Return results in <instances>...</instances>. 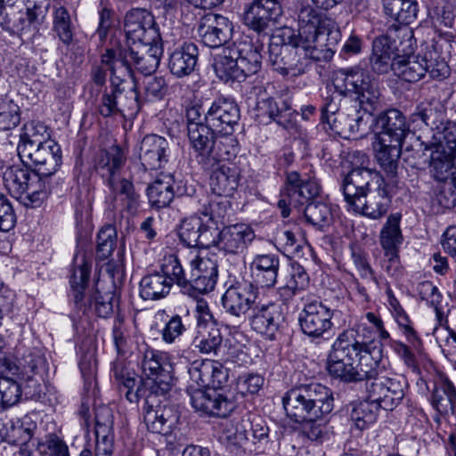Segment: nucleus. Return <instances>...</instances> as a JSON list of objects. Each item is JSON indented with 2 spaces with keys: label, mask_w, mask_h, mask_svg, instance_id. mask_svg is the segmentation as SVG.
<instances>
[{
  "label": "nucleus",
  "mask_w": 456,
  "mask_h": 456,
  "mask_svg": "<svg viewBox=\"0 0 456 456\" xmlns=\"http://www.w3.org/2000/svg\"><path fill=\"white\" fill-rule=\"evenodd\" d=\"M190 266L184 294L197 298L213 291L218 278L217 263L209 257L196 255L191 259Z\"/></svg>",
  "instance_id": "obj_12"
},
{
  "label": "nucleus",
  "mask_w": 456,
  "mask_h": 456,
  "mask_svg": "<svg viewBox=\"0 0 456 456\" xmlns=\"http://www.w3.org/2000/svg\"><path fill=\"white\" fill-rule=\"evenodd\" d=\"M170 281L159 271L142 277L140 281V296L144 300H159L166 297L171 289Z\"/></svg>",
  "instance_id": "obj_43"
},
{
  "label": "nucleus",
  "mask_w": 456,
  "mask_h": 456,
  "mask_svg": "<svg viewBox=\"0 0 456 456\" xmlns=\"http://www.w3.org/2000/svg\"><path fill=\"white\" fill-rule=\"evenodd\" d=\"M284 322L281 308L275 303L256 305L249 316V324L257 333L274 339L276 332Z\"/></svg>",
  "instance_id": "obj_24"
},
{
  "label": "nucleus",
  "mask_w": 456,
  "mask_h": 456,
  "mask_svg": "<svg viewBox=\"0 0 456 456\" xmlns=\"http://www.w3.org/2000/svg\"><path fill=\"white\" fill-rule=\"evenodd\" d=\"M436 148H438L436 143L425 142L418 136L403 149V159L410 167L419 169L429 162L430 153Z\"/></svg>",
  "instance_id": "obj_46"
},
{
  "label": "nucleus",
  "mask_w": 456,
  "mask_h": 456,
  "mask_svg": "<svg viewBox=\"0 0 456 456\" xmlns=\"http://www.w3.org/2000/svg\"><path fill=\"white\" fill-rule=\"evenodd\" d=\"M190 395L194 410L208 416L226 418L235 407L232 401L215 388H197Z\"/></svg>",
  "instance_id": "obj_20"
},
{
  "label": "nucleus",
  "mask_w": 456,
  "mask_h": 456,
  "mask_svg": "<svg viewBox=\"0 0 456 456\" xmlns=\"http://www.w3.org/2000/svg\"><path fill=\"white\" fill-rule=\"evenodd\" d=\"M287 416L297 423L317 421L334 408L332 391L320 383H309L289 390L282 398Z\"/></svg>",
  "instance_id": "obj_3"
},
{
  "label": "nucleus",
  "mask_w": 456,
  "mask_h": 456,
  "mask_svg": "<svg viewBox=\"0 0 456 456\" xmlns=\"http://www.w3.org/2000/svg\"><path fill=\"white\" fill-rule=\"evenodd\" d=\"M334 311L322 301L313 300L305 304L299 314L298 322L302 332L311 338H320L333 326Z\"/></svg>",
  "instance_id": "obj_16"
},
{
  "label": "nucleus",
  "mask_w": 456,
  "mask_h": 456,
  "mask_svg": "<svg viewBox=\"0 0 456 456\" xmlns=\"http://www.w3.org/2000/svg\"><path fill=\"white\" fill-rule=\"evenodd\" d=\"M304 215L307 223L319 230L330 226L333 221L331 207L314 200L306 204Z\"/></svg>",
  "instance_id": "obj_57"
},
{
  "label": "nucleus",
  "mask_w": 456,
  "mask_h": 456,
  "mask_svg": "<svg viewBox=\"0 0 456 456\" xmlns=\"http://www.w3.org/2000/svg\"><path fill=\"white\" fill-rule=\"evenodd\" d=\"M26 18H20L21 30H38L50 7L49 0H26Z\"/></svg>",
  "instance_id": "obj_55"
},
{
  "label": "nucleus",
  "mask_w": 456,
  "mask_h": 456,
  "mask_svg": "<svg viewBox=\"0 0 456 456\" xmlns=\"http://www.w3.org/2000/svg\"><path fill=\"white\" fill-rule=\"evenodd\" d=\"M23 389L15 379L0 376V408L8 409L21 400Z\"/></svg>",
  "instance_id": "obj_64"
},
{
  "label": "nucleus",
  "mask_w": 456,
  "mask_h": 456,
  "mask_svg": "<svg viewBox=\"0 0 456 456\" xmlns=\"http://www.w3.org/2000/svg\"><path fill=\"white\" fill-rule=\"evenodd\" d=\"M132 69L145 77L152 75L158 69L163 54L162 42L137 47H128Z\"/></svg>",
  "instance_id": "obj_32"
},
{
  "label": "nucleus",
  "mask_w": 456,
  "mask_h": 456,
  "mask_svg": "<svg viewBox=\"0 0 456 456\" xmlns=\"http://www.w3.org/2000/svg\"><path fill=\"white\" fill-rule=\"evenodd\" d=\"M173 177L170 175L165 176L164 178L156 179L147 188V195L151 205L156 208H163L172 202L175 195L182 196L186 194L191 196L194 189L191 188L188 191L185 188L183 191L178 188L176 191L174 189Z\"/></svg>",
  "instance_id": "obj_37"
},
{
  "label": "nucleus",
  "mask_w": 456,
  "mask_h": 456,
  "mask_svg": "<svg viewBox=\"0 0 456 456\" xmlns=\"http://www.w3.org/2000/svg\"><path fill=\"white\" fill-rule=\"evenodd\" d=\"M374 121L379 130V141L403 143L410 133V124L406 117L397 109L382 111Z\"/></svg>",
  "instance_id": "obj_23"
},
{
  "label": "nucleus",
  "mask_w": 456,
  "mask_h": 456,
  "mask_svg": "<svg viewBox=\"0 0 456 456\" xmlns=\"http://www.w3.org/2000/svg\"><path fill=\"white\" fill-rule=\"evenodd\" d=\"M281 14V5L277 0H254L244 12V24L258 35L269 36L272 26Z\"/></svg>",
  "instance_id": "obj_18"
},
{
  "label": "nucleus",
  "mask_w": 456,
  "mask_h": 456,
  "mask_svg": "<svg viewBox=\"0 0 456 456\" xmlns=\"http://www.w3.org/2000/svg\"><path fill=\"white\" fill-rule=\"evenodd\" d=\"M203 112V102H194L186 108L185 118L190 145L199 156L207 159L218 132L204 121Z\"/></svg>",
  "instance_id": "obj_8"
},
{
  "label": "nucleus",
  "mask_w": 456,
  "mask_h": 456,
  "mask_svg": "<svg viewBox=\"0 0 456 456\" xmlns=\"http://www.w3.org/2000/svg\"><path fill=\"white\" fill-rule=\"evenodd\" d=\"M254 230L245 224L224 227L218 233L217 248L225 256H240L255 240Z\"/></svg>",
  "instance_id": "obj_21"
},
{
  "label": "nucleus",
  "mask_w": 456,
  "mask_h": 456,
  "mask_svg": "<svg viewBox=\"0 0 456 456\" xmlns=\"http://www.w3.org/2000/svg\"><path fill=\"white\" fill-rule=\"evenodd\" d=\"M18 144V153L51 141L48 127L38 120H31L23 125Z\"/></svg>",
  "instance_id": "obj_47"
},
{
  "label": "nucleus",
  "mask_w": 456,
  "mask_h": 456,
  "mask_svg": "<svg viewBox=\"0 0 456 456\" xmlns=\"http://www.w3.org/2000/svg\"><path fill=\"white\" fill-rule=\"evenodd\" d=\"M95 436L96 441L114 445L112 410L107 405L95 408Z\"/></svg>",
  "instance_id": "obj_56"
},
{
  "label": "nucleus",
  "mask_w": 456,
  "mask_h": 456,
  "mask_svg": "<svg viewBox=\"0 0 456 456\" xmlns=\"http://www.w3.org/2000/svg\"><path fill=\"white\" fill-rule=\"evenodd\" d=\"M232 25L226 17L217 14L204 16L198 27L202 43L216 48L226 44L232 37Z\"/></svg>",
  "instance_id": "obj_25"
},
{
  "label": "nucleus",
  "mask_w": 456,
  "mask_h": 456,
  "mask_svg": "<svg viewBox=\"0 0 456 456\" xmlns=\"http://www.w3.org/2000/svg\"><path fill=\"white\" fill-rule=\"evenodd\" d=\"M256 111L262 121L266 118L270 122L275 121L286 130L294 128L296 114L289 102L281 98L276 100L268 97L258 101Z\"/></svg>",
  "instance_id": "obj_27"
},
{
  "label": "nucleus",
  "mask_w": 456,
  "mask_h": 456,
  "mask_svg": "<svg viewBox=\"0 0 456 456\" xmlns=\"http://www.w3.org/2000/svg\"><path fill=\"white\" fill-rule=\"evenodd\" d=\"M403 155V143L379 141L375 149V159L388 178L397 176L399 159Z\"/></svg>",
  "instance_id": "obj_40"
},
{
  "label": "nucleus",
  "mask_w": 456,
  "mask_h": 456,
  "mask_svg": "<svg viewBox=\"0 0 456 456\" xmlns=\"http://www.w3.org/2000/svg\"><path fill=\"white\" fill-rule=\"evenodd\" d=\"M263 44L240 38L226 45L215 58L214 69L224 82H242L262 67Z\"/></svg>",
  "instance_id": "obj_2"
},
{
  "label": "nucleus",
  "mask_w": 456,
  "mask_h": 456,
  "mask_svg": "<svg viewBox=\"0 0 456 456\" xmlns=\"http://www.w3.org/2000/svg\"><path fill=\"white\" fill-rule=\"evenodd\" d=\"M363 343L359 342L352 330L342 331L333 341L328 353L326 370L329 375L344 383H351V378Z\"/></svg>",
  "instance_id": "obj_5"
},
{
  "label": "nucleus",
  "mask_w": 456,
  "mask_h": 456,
  "mask_svg": "<svg viewBox=\"0 0 456 456\" xmlns=\"http://www.w3.org/2000/svg\"><path fill=\"white\" fill-rule=\"evenodd\" d=\"M372 110L355 104L346 110H342L337 118L328 125L329 128L345 138L362 137L368 133L370 125L374 122Z\"/></svg>",
  "instance_id": "obj_15"
},
{
  "label": "nucleus",
  "mask_w": 456,
  "mask_h": 456,
  "mask_svg": "<svg viewBox=\"0 0 456 456\" xmlns=\"http://www.w3.org/2000/svg\"><path fill=\"white\" fill-rule=\"evenodd\" d=\"M280 257L276 254H257L249 264L251 277L255 285L273 288L277 283Z\"/></svg>",
  "instance_id": "obj_30"
},
{
  "label": "nucleus",
  "mask_w": 456,
  "mask_h": 456,
  "mask_svg": "<svg viewBox=\"0 0 456 456\" xmlns=\"http://www.w3.org/2000/svg\"><path fill=\"white\" fill-rule=\"evenodd\" d=\"M386 15L401 24H411L419 12L417 0H382Z\"/></svg>",
  "instance_id": "obj_45"
},
{
  "label": "nucleus",
  "mask_w": 456,
  "mask_h": 456,
  "mask_svg": "<svg viewBox=\"0 0 456 456\" xmlns=\"http://www.w3.org/2000/svg\"><path fill=\"white\" fill-rule=\"evenodd\" d=\"M109 188L115 197L119 198L126 210L130 213H134L137 210L139 195L135 192L132 182L125 178H118Z\"/></svg>",
  "instance_id": "obj_58"
},
{
  "label": "nucleus",
  "mask_w": 456,
  "mask_h": 456,
  "mask_svg": "<svg viewBox=\"0 0 456 456\" xmlns=\"http://www.w3.org/2000/svg\"><path fill=\"white\" fill-rule=\"evenodd\" d=\"M193 343L201 354L218 355L222 349L223 336L217 324L202 326V330H197Z\"/></svg>",
  "instance_id": "obj_48"
},
{
  "label": "nucleus",
  "mask_w": 456,
  "mask_h": 456,
  "mask_svg": "<svg viewBox=\"0 0 456 456\" xmlns=\"http://www.w3.org/2000/svg\"><path fill=\"white\" fill-rule=\"evenodd\" d=\"M408 25L409 24L401 23L392 24L387 28L386 34L381 35L375 39L387 46H391L392 50L395 52H399V46L403 44L406 45L405 47H411L413 32Z\"/></svg>",
  "instance_id": "obj_54"
},
{
  "label": "nucleus",
  "mask_w": 456,
  "mask_h": 456,
  "mask_svg": "<svg viewBox=\"0 0 456 456\" xmlns=\"http://www.w3.org/2000/svg\"><path fill=\"white\" fill-rule=\"evenodd\" d=\"M391 205V196L387 191L386 181L381 186L373 188L364 195L363 201L355 200L348 205L354 212L360 213L370 219H379L388 211Z\"/></svg>",
  "instance_id": "obj_26"
},
{
  "label": "nucleus",
  "mask_w": 456,
  "mask_h": 456,
  "mask_svg": "<svg viewBox=\"0 0 456 456\" xmlns=\"http://www.w3.org/2000/svg\"><path fill=\"white\" fill-rule=\"evenodd\" d=\"M101 61L110 71V85H123L127 78H132L133 82L136 81L128 47L107 49Z\"/></svg>",
  "instance_id": "obj_28"
},
{
  "label": "nucleus",
  "mask_w": 456,
  "mask_h": 456,
  "mask_svg": "<svg viewBox=\"0 0 456 456\" xmlns=\"http://www.w3.org/2000/svg\"><path fill=\"white\" fill-rule=\"evenodd\" d=\"M362 352H360L355 362L354 370L351 378V383L365 380H377L383 376V370L380 367L381 363V349L375 351V347L371 349L370 345L362 342Z\"/></svg>",
  "instance_id": "obj_29"
},
{
  "label": "nucleus",
  "mask_w": 456,
  "mask_h": 456,
  "mask_svg": "<svg viewBox=\"0 0 456 456\" xmlns=\"http://www.w3.org/2000/svg\"><path fill=\"white\" fill-rule=\"evenodd\" d=\"M258 294V287L253 282H237L227 288L221 302L234 327L246 322L247 313L256 305Z\"/></svg>",
  "instance_id": "obj_10"
},
{
  "label": "nucleus",
  "mask_w": 456,
  "mask_h": 456,
  "mask_svg": "<svg viewBox=\"0 0 456 456\" xmlns=\"http://www.w3.org/2000/svg\"><path fill=\"white\" fill-rule=\"evenodd\" d=\"M384 182V177L376 169L356 167L344 177L340 188L346 202L350 205L355 200L363 201L366 193Z\"/></svg>",
  "instance_id": "obj_13"
},
{
  "label": "nucleus",
  "mask_w": 456,
  "mask_h": 456,
  "mask_svg": "<svg viewBox=\"0 0 456 456\" xmlns=\"http://www.w3.org/2000/svg\"><path fill=\"white\" fill-rule=\"evenodd\" d=\"M124 30L127 47H144L162 42L154 16L146 9L129 11L125 16Z\"/></svg>",
  "instance_id": "obj_9"
},
{
  "label": "nucleus",
  "mask_w": 456,
  "mask_h": 456,
  "mask_svg": "<svg viewBox=\"0 0 456 456\" xmlns=\"http://www.w3.org/2000/svg\"><path fill=\"white\" fill-rule=\"evenodd\" d=\"M199 58V48L194 43H183V45L171 53L168 59V69L176 77L190 76L196 68Z\"/></svg>",
  "instance_id": "obj_34"
},
{
  "label": "nucleus",
  "mask_w": 456,
  "mask_h": 456,
  "mask_svg": "<svg viewBox=\"0 0 456 456\" xmlns=\"http://www.w3.org/2000/svg\"><path fill=\"white\" fill-rule=\"evenodd\" d=\"M159 396L165 397L166 395H140V397L145 398L143 420L149 431L167 436L177 425L180 416L175 407L169 404L166 399L157 400Z\"/></svg>",
  "instance_id": "obj_11"
},
{
  "label": "nucleus",
  "mask_w": 456,
  "mask_h": 456,
  "mask_svg": "<svg viewBox=\"0 0 456 456\" xmlns=\"http://www.w3.org/2000/svg\"><path fill=\"white\" fill-rule=\"evenodd\" d=\"M395 51L391 46H387L377 39L372 43V53L370 57V66L371 70L377 74H387L389 70L395 72Z\"/></svg>",
  "instance_id": "obj_52"
},
{
  "label": "nucleus",
  "mask_w": 456,
  "mask_h": 456,
  "mask_svg": "<svg viewBox=\"0 0 456 456\" xmlns=\"http://www.w3.org/2000/svg\"><path fill=\"white\" fill-rule=\"evenodd\" d=\"M401 218L402 215L399 213L389 215L380 232V244L387 254L391 255L390 259L395 256L396 248L403 242Z\"/></svg>",
  "instance_id": "obj_49"
},
{
  "label": "nucleus",
  "mask_w": 456,
  "mask_h": 456,
  "mask_svg": "<svg viewBox=\"0 0 456 456\" xmlns=\"http://www.w3.org/2000/svg\"><path fill=\"white\" fill-rule=\"evenodd\" d=\"M395 75L403 80L414 83L427 73V58L404 53L395 58Z\"/></svg>",
  "instance_id": "obj_38"
},
{
  "label": "nucleus",
  "mask_w": 456,
  "mask_h": 456,
  "mask_svg": "<svg viewBox=\"0 0 456 456\" xmlns=\"http://www.w3.org/2000/svg\"><path fill=\"white\" fill-rule=\"evenodd\" d=\"M238 436H242L246 440H251L253 444H259L265 446L270 442L273 443L271 430L266 421L260 416L253 414L246 419H241L237 427Z\"/></svg>",
  "instance_id": "obj_39"
},
{
  "label": "nucleus",
  "mask_w": 456,
  "mask_h": 456,
  "mask_svg": "<svg viewBox=\"0 0 456 456\" xmlns=\"http://www.w3.org/2000/svg\"><path fill=\"white\" fill-rule=\"evenodd\" d=\"M290 28L284 29L281 35L270 37L268 53L273 69L281 76L297 77L306 71L310 61L303 56L304 51L298 46L287 42Z\"/></svg>",
  "instance_id": "obj_6"
},
{
  "label": "nucleus",
  "mask_w": 456,
  "mask_h": 456,
  "mask_svg": "<svg viewBox=\"0 0 456 456\" xmlns=\"http://www.w3.org/2000/svg\"><path fill=\"white\" fill-rule=\"evenodd\" d=\"M53 31L64 45H69L72 43L74 25L69 11L63 5L53 6Z\"/></svg>",
  "instance_id": "obj_53"
},
{
  "label": "nucleus",
  "mask_w": 456,
  "mask_h": 456,
  "mask_svg": "<svg viewBox=\"0 0 456 456\" xmlns=\"http://www.w3.org/2000/svg\"><path fill=\"white\" fill-rule=\"evenodd\" d=\"M379 409L381 408L379 404L367 397L366 400L353 404L350 412L353 427L359 431L367 429L376 421Z\"/></svg>",
  "instance_id": "obj_50"
},
{
  "label": "nucleus",
  "mask_w": 456,
  "mask_h": 456,
  "mask_svg": "<svg viewBox=\"0 0 456 456\" xmlns=\"http://www.w3.org/2000/svg\"><path fill=\"white\" fill-rule=\"evenodd\" d=\"M19 156L28 159L34 167L33 170L45 177L55 174L61 164V150L53 140L28 148L27 151L20 152Z\"/></svg>",
  "instance_id": "obj_19"
},
{
  "label": "nucleus",
  "mask_w": 456,
  "mask_h": 456,
  "mask_svg": "<svg viewBox=\"0 0 456 456\" xmlns=\"http://www.w3.org/2000/svg\"><path fill=\"white\" fill-rule=\"evenodd\" d=\"M239 152L238 140L231 134H222L216 137L215 146L207 159L216 160V162L230 160L237 156Z\"/></svg>",
  "instance_id": "obj_59"
},
{
  "label": "nucleus",
  "mask_w": 456,
  "mask_h": 456,
  "mask_svg": "<svg viewBox=\"0 0 456 456\" xmlns=\"http://www.w3.org/2000/svg\"><path fill=\"white\" fill-rule=\"evenodd\" d=\"M324 31H320L318 34H311V36L296 35L290 33L288 37V43L298 46L304 51L303 56H305L310 63L312 61H328L333 57L335 51L327 48L325 45L322 44Z\"/></svg>",
  "instance_id": "obj_33"
},
{
  "label": "nucleus",
  "mask_w": 456,
  "mask_h": 456,
  "mask_svg": "<svg viewBox=\"0 0 456 456\" xmlns=\"http://www.w3.org/2000/svg\"><path fill=\"white\" fill-rule=\"evenodd\" d=\"M404 379L397 375H383L377 380L365 383L367 398L386 411L394 410L402 402L404 397Z\"/></svg>",
  "instance_id": "obj_14"
},
{
  "label": "nucleus",
  "mask_w": 456,
  "mask_h": 456,
  "mask_svg": "<svg viewBox=\"0 0 456 456\" xmlns=\"http://www.w3.org/2000/svg\"><path fill=\"white\" fill-rule=\"evenodd\" d=\"M126 160L124 150L113 145L108 151H101L95 159L96 171L106 180L108 186H112L119 177V172Z\"/></svg>",
  "instance_id": "obj_31"
},
{
  "label": "nucleus",
  "mask_w": 456,
  "mask_h": 456,
  "mask_svg": "<svg viewBox=\"0 0 456 456\" xmlns=\"http://www.w3.org/2000/svg\"><path fill=\"white\" fill-rule=\"evenodd\" d=\"M351 90V97L355 96L354 103L358 106L369 105L371 110L379 102L380 92L370 75L357 67Z\"/></svg>",
  "instance_id": "obj_36"
},
{
  "label": "nucleus",
  "mask_w": 456,
  "mask_h": 456,
  "mask_svg": "<svg viewBox=\"0 0 456 456\" xmlns=\"http://www.w3.org/2000/svg\"><path fill=\"white\" fill-rule=\"evenodd\" d=\"M442 114L430 105H418L410 117V123L414 128L421 129L423 126L432 130H439L442 125Z\"/></svg>",
  "instance_id": "obj_60"
},
{
  "label": "nucleus",
  "mask_w": 456,
  "mask_h": 456,
  "mask_svg": "<svg viewBox=\"0 0 456 456\" xmlns=\"http://www.w3.org/2000/svg\"><path fill=\"white\" fill-rule=\"evenodd\" d=\"M321 185L314 176L300 175L296 171L287 172L283 189L281 191L277 206L282 217L290 215V208H298L317 198Z\"/></svg>",
  "instance_id": "obj_7"
},
{
  "label": "nucleus",
  "mask_w": 456,
  "mask_h": 456,
  "mask_svg": "<svg viewBox=\"0 0 456 456\" xmlns=\"http://www.w3.org/2000/svg\"><path fill=\"white\" fill-rule=\"evenodd\" d=\"M118 115L125 118H134L140 109L141 102L137 91V82L134 81L133 86L126 89L123 85H114Z\"/></svg>",
  "instance_id": "obj_44"
},
{
  "label": "nucleus",
  "mask_w": 456,
  "mask_h": 456,
  "mask_svg": "<svg viewBox=\"0 0 456 456\" xmlns=\"http://www.w3.org/2000/svg\"><path fill=\"white\" fill-rule=\"evenodd\" d=\"M20 122V106L8 95L0 96V130L15 128Z\"/></svg>",
  "instance_id": "obj_63"
},
{
  "label": "nucleus",
  "mask_w": 456,
  "mask_h": 456,
  "mask_svg": "<svg viewBox=\"0 0 456 456\" xmlns=\"http://www.w3.org/2000/svg\"><path fill=\"white\" fill-rule=\"evenodd\" d=\"M167 140L157 134H147L140 142L139 159L145 170L164 168L169 160Z\"/></svg>",
  "instance_id": "obj_22"
},
{
  "label": "nucleus",
  "mask_w": 456,
  "mask_h": 456,
  "mask_svg": "<svg viewBox=\"0 0 456 456\" xmlns=\"http://www.w3.org/2000/svg\"><path fill=\"white\" fill-rule=\"evenodd\" d=\"M159 272L163 273V275L170 281L171 286L173 283H176L180 287L181 291L184 294L188 274L186 275L184 273V270L175 255L171 254L165 256Z\"/></svg>",
  "instance_id": "obj_62"
},
{
  "label": "nucleus",
  "mask_w": 456,
  "mask_h": 456,
  "mask_svg": "<svg viewBox=\"0 0 456 456\" xmlns=\"http://www.w3.org/2000/svg\"><path fill=\"white\" fill-rule=\"evenodd\" d=\"M141 368L144 378L141 379V386L134 392V374L124 370H114V377L119 384V391L125 394L130 403L137 402L140 395L145 393L167 395L171 390L175 383L173 365L165 353L146 349L141 360Z\"/></svg>",
  "instance_id": "obj_1"
},
{
  "label": "nucleus",
  "mask_w": 456,
  "mask_h": 456,
  "mask_svg": "<svg viewBox=\"0 0 456 456\" xmlns=\"http://www.w3.org/2000/svg\"><path fill=\"white\" fill-rule=\"evenodd\" d=\"M240 173L234 164H221L214 168L210 175V188L219 197H230L238 188Z\"/></svg>",
  "instance_id": "obj_35"
},
{
  "label": "nucleus",
  "mask_w": 456,
  "mask_h": 456,
  "mask_svg": "<svg viewBox=\"0 0 456 456\" xmlns=\"http://www.w3.org/2000/svg\"><path fill=\"white\" fill-rule=\"evenodd\" d=\"M204 121L220 134H231L240 118L237 103L229 98L219 97L204 107Z\"/></svg>",
  "instance_id": "obj_17"
},
{
  "label": "nucleus",
  "mask_w": 456,
  "mask_h": 456,
  "mask_svg": "<svg viewBox=\"0 0 456 456\" xmlns=\"http://www.w3.org/2000/svg\"><path fill=\"white\" fill-rule=\"evenodd\" d=\"M309 284V276L299 264H292L285 278L284 284L278 289L280 297L284 302L291 300L297 294L305 290Z\"/></svg>",
  "instance_id": "obj_42"
},
{
  "label": "nucleus",
  "mask_w": 456,
  "mask_h": 456,
  "mask_svg": "<svg viewBox=\"0 0 456 456\" xmlns=\"http://www.w3.org/2000/svg\"><path fill=\"white\" fill-rule=\"evenodd\" d=\"M74 262L69 278L70 297L77 314L84 315L94 309L97 316L101 318L109 317L113 313V293L108 291L102 294L98 288V284H96L93 293H87L91 265L84 255L76 256Z\"/></svg>",
  "instance_id": "obj_4"
},
{
  "label": "nucleus",
  "mask_w": 456,
  "mask_h": 456,
  "mask_svg": "<svg viewBox=\"0 0 456 456\" xmlns=\"http://www.w3.org/2000/svg\"><path fill=\"white\" fill-rule=\"evenodd\" d=\"M30 180L26 183L24 191L19 198L20 204L27 208L39 207L50 193L48 178L37 172L31 175Z\"/></svg>",
  "instance_id": "obj_41"
},
{
  "label": "nucleus",
  "mask_w": 456,
  "mask_h": 456,
  "mask_svg": "<svg viewBox=\"0 0 456 456\" xmlns=\"http://www.w3.org/2000/svg\"><path fill=\"white\" fill-rule=\"evenodd\" d=\"M298 21L300 28L297 35L311 36V34L314 35L322 31L327 20H322L321 13L313 7L305 6L298 13Z\"/></svg>",
  "instance_id": "obj_61"
},
{
  "label": "nucleus",
  "mask_w": 456,
  "mask_h": 456,
  "mask_svg": "<svg viewBox=\"0 0 456 456\" xmlns=\"http://www.w3.org/2000/svg\"><path fill=\"white\" fill-rule=\"evenodd\" d=\"M32 174H35L34 170L20 166H12L5 169L3 173L4 185L12 197L19 200Z\"/></svg>",
  "instance_id": "obj_51"
}]
</instances>
